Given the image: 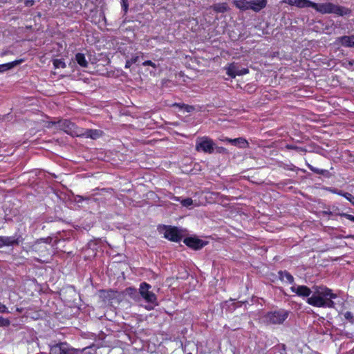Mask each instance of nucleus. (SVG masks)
Wrapping results in <instances>:
<instances>
[{"label": "nucleus", "mask_w": 354, "mask_h": 354, "mask_svg": "<svg viewBox=\"0 0 354 354\" xmlns=\"http://www.w3.org/2000/svg\"><path fill=\"white\" fill-rule=\"evenodd\" d=\"M281 2L299 8H313L322 15L334 14L339 17H344L350 15L352 12L350 8L331 2L316 3L310 0H282Z\"/></svg>", "instance_id": "obj_1"}, {"label": "nucleus", "mask_w": 354, "mask_h": 354, "mask_svg": "<svg viewBox=\"0 0 354 354\" xmlns=\"http://www.w3.org/2000/svg\"><path fill=\"white\" fill-rule=\"evenodd\" d=\"M313 294L307 299V303L313 306L319 308H334L335 303L332 300L337 298V295L325 286H315Z\"/></svg>", "instance_id": "obj_2"}, {"label": "nucleus", "mask_w": 354, "mask_h": 354, "mask_svg": "<svg viewBox=\"0 0 354 354\" xmlns=\"http://www.w3.org/2000/svg\"><path fill=\"white\" fill-rule=\"evenodd\" d=\"M57 125L58 128L72 136H81L82 129H79L75 124L68 120H60L57 122H51L48 127Z\"/></svg>", "instance_id": "obj_3"}, {"label": "nucleus", "mask_w": 354, "mask_h": 354, "mask_svg": "<svg viewBox=\"0 0 354 354\" xmlns=\"http://www.w3.org/2000/svg\"><path fill=\"white\" fill-rule=\"evenodd\" d=\"M267 0H235L234 4L236 8L245 10L251 9L255 12H258L266 6Z\"/></svg>", "instance_id": "obj_4"}, {"label": "nucleus", "mask_w": 354, "mask_h": 354, "mask_svg": "<svg viewBox=\"0 0 354 354\" xmlns=\"http://www.w3.org/2000/svg\"><path fill=\"white\" fill-rule=\"evenodd\" d=\"M288 313L285 311H274L267 313L263 317V322L266 324H281L287 318Z\"/></svg>", "instance_id": "obj_5"}, {"label": "nucleus", "mask_w": 354, "mask_h": 354, "mask_svg": "<svg viewBox=\"0 0 354 354\" xmlns=\"http://www.w3.org/2000/svg\"><path fill=\"white\" fill-rule=\"evenodd\" d=\"M214 144L210 138L203 137L198 138L196 149L198 151H202L205 153H212L214 151Z\"/></svg>", "instance_id": "obj_6"}, {"label": "nucleus", "mask_w": 354, "mask_h": 354, "mask_svg": "<svg viewBox=\"0 0 354 354\" xmlns=\"http://www.w3.org/2000/svg\"><path fill=\"white\" fill-rule=\"evenodd\" d=\"M78 351L69 347L66 343H60L51 346L50 354H77Z\"/></svg>", "instance_id": "obj_7"}, {"label": "nucleus", "mask_w": 354, "mask_h": 354, "mask_svg": "<svg viewBox=\"0 0 354 354\" xmlns=\"http://www.w3.org/2000/svg\"><path fill=\"white\" fill-rule=\"evenodd\" d=\"M151 286L143 282L140 286L139 292L142 297L147 302L154 303L156 301V295L149 290Z\"/></svg>", "instance_id": "obj_8"}, {"label": "nucleus", "mask_w": 354, "mask_h": 354, "mask_svg": "<svg viewBox=\"0 0 354 354\" xmlns=\"http://www.w3.org/2000/svg\"><path fill=\"white\" fill-rule=\"evenodd\" d=\"M226 70L227 74L232 78L237 75H245L249 72L248 68H240L239 66L234 63L230 64Z\"/></svg>", "instance_id": "obj_9"}, {"label": "nucleus", "mask_w": 354, "mask_h": 354, "mask_svg": "<svg viewBox=\"0 0 354 354\" xmlns=\"http://www.w3.org/2000/svg\"><path fill=\"white\" fill-rule=\"evenodd\" d=\"M164 236L172 241L174 242H178L181 238L182 236L178 232V230L177 227H165V231L164 232Z\"/></svg>", "instance_id": "obj_10"}, {"label": "nucleus", "mask_w": 354, "mask_h": 354, "mask_svg": "<svg viewBox=\"0 0 354 354\" xmlns=\"http://www.w3.org/2000/svg\"><path fill=\"white\" fill-rule=\"evenodd\" d=\"M184 243L188 247L192 248L194 250L201 249L205 245V243L203 240L193 237L185 239Z\"/></svg>", "instance_id": "obj_11"}, {"label": "nucleus", "mask_w": 354, "mask_h": 354, "mask_svg": "<svg viewBox=\"0 0 354 354\" xmlns=\"http://www.w3.org/2000/svg\"><path fill=\"white\" fill-rule=\"evenodd\" d=\"M291 290L296 293L298 296L307 297L311 294V290L306 286H292Z\"/></svg>", "instance_id": "obj_12"}, {"label": "nucleus", "mask_w": 354, "mask_h": 354, "mask_svg": "<svg viewBox=\"0 0 354 354\" xmlns=\"http://www.w3.org/2000/svg\"><path fill=\"white\" fill-rule=\"evenodd\" d=\"M20 240L19 238L15 239L13 237H8V236H0V248L4 245H19L20 243Z\"/></svg>", "instance_id": "obj_13"}, {"label": "nucleus", "mask_w": 354, "mask_h": 354, "mask_svg": "<svg viewBox=\"0 0 354 354\" xmlns=\"http://www.w3.org/2000/svg\"><path fill=\"white\" fill-rule=\"evenodd\" d=\"M102 135V131L97 129H87L84 131L82 129V135L81 136H84L86 138H91L92 139H96L100 138Z\"/></svg>", "instance_id": "obj_14"}, {"label": "nucleus", "mask_w": 354, "mask_h": 354, "mask_svg": "<svg viewBox=\"0 0 354 354\" xmlns=\"http://www.w3.org/2000/svg\"><path fill=\"white\" fill-rule=\"evenodd\" d=\"M337 41L344 46H346V47L354 46V35L342 36V37H338Z\"/></svg>", "instance_id": "obj_15"}, {"label": "nucleus", "mask_w": 354, "mask_h": 354, "mask_svg": "<svg viewBox=\"0 0 354 354\" xmlns=\"http://www.w3.org/2000/svg\"><path fill=\"white\" fill-rule=\"evenodd\" d=\"M225 140L228 142H230V143L234 145H240L242 147H248V142H247V140L242 138H235V139L226 138Z\"/></svg>", "instance_id": "obj_16"}, {"label": "nucleus", "mask_w": 354, "mask_h": 354, "mask_svg": "<svg viewBox=\"0 0 354 354\" xmlns=\"http://www.w3.org/2000/svg\"><path fill=\"white\" fill-rule=\"evenodd\" d=\"M21 62H22V59H20V60H16V61H14V62H10V63H7V64H1L0 65V73L4 72L6 71H8V70L13 68L14 66H17V64L21 63Z\"/></svg>", "instance_id": "obj_17"}, {"label": "nucleus", "mask_w": 354, "mask_h": 354, "mask_svg": "<svg viewBox=\"0 0 354 354\" xmlns=\"http://www.w3.org/2000/svg\"><path fill=\"white\" fill-rule=\"evenodd\" d=\"M211 8H212L216 12H225L228 10V7L227 3H216L211 6Z\"/></svg>", "instance_id": "obj_18"}, {"label": "nucleus", "mask_w": 354, "mask_h": 354, "mask_svg": "<svg viewBox=\"0 0 354 354\" xmlns=\"http://www.w3.org/2000/svg\"><path fill=\"white\" fill-rule=\"evenodd\" d=\"M75 59L77 62V64L84 68H86L88 66V62L86 61L85 56L82 53H77L75 55Z\"/></svg>", "instance_id": "obj_19"}, {"label": "nucleus", "mask_w": 354, "mask_h": 354, "mask_svg": "<svg viewBox=\"0 0 354 354\" xmlns=\"http://www.w3.org/2000/svg\"><path fill=\"white\" fill-rule=\"evenodd\" d=\"M280 279L283 281H287L290 283H292L294 281L293 277L288 272H279Z\"/></svg>", "instance_id": "obj_20"}, {"label": "nucleus", "mask_w": 354, "mask_h": 354, "mask_svg": "<svg viewBox=\"0 0 354 354\" xmlns=\"http://www.w3.org/2000/svg\"><path fill=\"white\" fill-rule=\"evenodd\" d=\"M53 65L55 68H65L66 64L65 63L59 59H56L53 61Z\"/></svg>", "instance_id": "obj_21"}, {"label": "nucleus", "mask_w": 354, "mask_h": 354, "mask_svg": "<svg viewBox=\"0 0 354 354\" xmlns=\"http://www.w3.org/2000/svg\"><path fill=\"white\" fill-rule=\"evenodd\" d=\"M138 59V56H135V57H133L131 59H129V60H127L126 62V64H125V67L126 68H130V66L136 63Z\"/></svg>", "instance_id": "obj_22"}, {"label": "nucleus", "mask_w": 354, "mask_h": 354, "mask_svg": "<svg viewBox=\"0 0 354 354\" xmlns=\"http://www.w3.org/2000/svg\"><path fill=\"white\" fill-rule=\"evenodd\" d=\"M180 203L184 207H189L193 204V200L190 198H187L182 200Z\"/></svg>", "instance_id": "obj_23"}, {"label": "nucleus", "mask_w": 354, "mask_h": 354, "mask_svg": "<svg viewBox=\"0 0 354 354\" xmlns=\"http://www.w3.org/2000/svg\"><path fill=\"white\" fill-rule=\"evenodd\" d=\"M174 106H180V108H184L185 110L187 111V112H191L192 111L194 110V107L192 106H189V105H185V104H183V105H179L178 104H174Z\"/></svg>", "instance_id": "obj_24"}, {"label": "nucleus", "mask_w": 354, "mask_h": 354, "mask_svg": "<svg viewBox=\"0 0 354 354\" xmlns=\"http://www.w3.org/2000/svg\"><path fill=\"white\" fill-rule=\"evenodd\" d=\"M114 295V292L111 290H108V291H102L101 292V297H103V298H109L111 297V296H113Z\"/></svg>", "instance_id": "obj_25"}, {"label": "nucleus", "mask_w": 354, "mask_h": 354, "mask_svg": "<svg viewBox=\"0 0 354 354\" xmlns=\"http://www.w3.org/2000/svg\"><path fill=\"white\" fill-rule=\"evenodd\" d=\"M10 324V322L8 319L0 317V326H8Z\"/></svg>", "instance_id": "obj_26"}, {"label": "nucleus", "mask_w": 354, "mask_h": 354, "mask_svg": "<svg viewBox=\"0 0 354 354\" xmlns=\"http://www.w3.org/2000/svg\"><path fill=\"white\" fill-rule=\"evenodd\" d=\"M342 196L345 197L354 205V196L351 194L346 192L344 194H342Z\"/></svg>", "instance_id": "obj_27"}, {"label": "nucleus", "mask_w": 354, "mask_h": 354, "mask_svg": "<svg viewBox=\"0 0 354 354\" xmlns=\"http://www.w3.org/2000/svg\"><path fill=\"white\" fill-rule=\"evenodd\" d=\"M340 216H344L347 219L354 222V216L346 214V213H341L339 214Z\"/></svg>", "instance_id": "obj_28"}, {"label": "nucleus", "mask_w": 354, "mask_h": 354, "mask_svg": "<svg viewBox=\"0 0 354 354\" xmlns=\"http://www.w3.org/2000/svg\"><path fill=\"white\" fill-rule=\"evenodd\" d=\"M142 65L143 66H152L153 68H156V65L155 63L152 62L150 60H147V61H145L142 63Z\"/></svg>", "instance_id": "obj_29"}, {"label": "nucleus", "mask_w": 354, "mask_h": 354, "mask_svg": "<svg viewBox=\"0 0 354 354\" xmlns=\"http://www.w3.org/2000/svg\"><path fill=\"white\" fill-rule=\"evenodd\" d=\"M122 6L124 12H127L128 10V0H122Z\"/></svg>", "instance_id": "obj_30"}, {"label": "nucleus", "mask_w": 354, "mask_h": 354, "mask_svg": "<svg viewBox=\"0 0 354 354\" xmlns=\"http://www.w3.org/2000/svg\"><path fill=\"white\" fill-rule=\"evenodd\" d=\"M8 308L3 304L0 303V313H7Z\"/></svg>", "instance_id": "obj_31"}, {"label": "nucleus", "mask_w": 354, "mask_h": 354, "mask_svg": "<svg viewBox=\"0 0 354 354\" xmlns=\"http://www.w3.org/2000/svg\"><path fill=\"white\" fill-rule=\"evenodd\" d=\"M344 317L347 319H353V316L351 312H346L344 314Z\"/></svg>", "instance_id": "obj_32"}, {"label": "nucleus", "mask_w": 354, "mask_h": 354, "mask_svg": "<svg viewBox=\"0 0 354 354\" xmlns=\"http://www.w3.org/2000/svg\"><path fill=\"white\" fill-rule=\"evenodd\" d=\"M287 147L288 149H295V150H298V151H305V150L302 148H299L297 147H295V146H290V145H288Z\"/></svg>", "instance_id": "obj_33"}, {"label": "nucleus", "mask_w": 354, "mask_h": 354, "mask_svg": "<svg viewBox=\"0 0 354 354\" xmlns=\"http://www.w3.org/2000/svg\"><path fill=\"white\" fill-rule=\"evenodd\" d=\"M313 171H314L315 172H316L317 174H322V171H321L319 169H312Z\"/></svg>", "instance_id": "obj_34"}, {"label": "nucleus", "mask_w": 354, "mask_h": 354, "mask_svg": "<svg viewBox=\"0 0 354 354\" xmlns=\"http://www.w3.org/2000/svg\"><path fill=\"white\" fill-rule=\"evenodd\" d=\"M225 151V149L224 148H219V149H218V152H223V151Z\"/></svg>", "instance_id": "obj_35"}, {"label": "nucleus", "mask_w": 354, "mask_h": 354, "mask_svg": "<svg viewBox=\"0 0 354 354\" xmlns=\"http://www.w3.org/2000/svg\"><path fill=\"white\" fill-rule=\"evenodd\" d=\"M345 192H342V191L338 192L337 194L342 196Z\"/></svg>", "instance_id": "obj_36"}, {"label": "nucleus", "mask_w": 354, "mask_h": 354, "mask_svg": "<svg viewBox=\"0 0 354 354\" xmlns=\"http://www.w3.org/2000/svg\"><path fill=\"white\" fill-rule=\"evenodd\" d=\"M77 197L80 198V200H83L84 199V198L82 196H78Z\"/></svg>", "instance_id": "obj_37"}, {"label": "nucleus", "mask_w": 354, "mask_h": 354, "mask_svg": "<svg viewBox=\"0 0 354 354\" xmlns=\"http://www.w3.org/2000/svg\"><path fill=\"white\" fill-rule=\"evenodd\" d=\"M333 193H335V194H337V193H338V192H337L336 190L333 191Z\"/></svg>", "instance_id": "obj_38"}, {"label": "nucleus", "mask_w": 354, "mask_h": 354, "mask_svg": "<svg viewBox=\"0 0 354 354\" xmlns=\"http://www.w3.org/2000/svg\"><path fill=\"white\" fill-rule=\"evenodd\" d=\"M175 199H176V201H179V198H175Z\"/></svg>", "instance_id": "obj_39"}]
</instances>
